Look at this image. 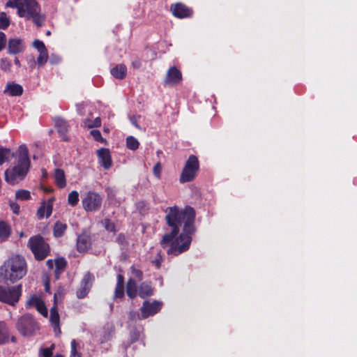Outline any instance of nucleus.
<instances>
[{"label": "nucleus", "instance_id": "nucleus-1", "mask_svg": "<svg viewBox=\"0 0 357 357\" xmlns=\"http://www.w3.org/2000/svg\"><path fill=\"white\" fill-rule=\"evenodd\" d=\"M165 213L170 231L164 234L160 245L167 255L176 257L188 251L190 247L192 235L196 231V213L190 206L183 208L177 206H169Z\"/></svg>", "mask_w": 357, "mask_h": 357}, {"label": "nucleus", "instance_id": "nucleus-2", "mask_svg": "<svg viewBox=\"0 0 357 357\" xmlns=\"http://www.w3.org/2000/svg\"><path fill=\"white\" fill-rule=\"evenodd\" d=\"M15 158L12 165L5 172V181L10 185H15L23 181L31 168L29 149L26 144H22L16 152L12 153Z\"/></svg>", "mask_w": 357, "mask_h": 357}, {"label": "nucleus", "instance_id": "nucleus-3", "mask_svg": "<svg viewBox=\"0 0 357 357\" xmlns=\"http://www.w3.org/2000/svg\"><path fill=\"white\" fill-rule=\"evenodd\" d=\"M6 6L17 8L20 17L32 20L38 26L44 24L45 16L40 13V6L36 0H8Z\"/></svg>", "mask_w": 357, "mask_h": 357}, {"label": "nucleus", "instance_id": "nucleus-4", "mask_svg": "<svg viewBox=\"0 0 357 357\" xmlns=\"http://www.w3.org/2000/svg\"><path fill=\"white\" fill-rule=\"evenodd\" d=\"M0 271L5 280L14 283L26 275L27 273L26 260L19 255H13L1 266Z\"/></svg>", "mask_w": 357, "mask_h": 357}, {"label": "nucleus", "instance_id": "nucleus-5", "mask_svg": "<svg viewBox=\"0 0 357 357\" xmlns=\"http://www.w3.org/2000/svg\"><path fill=\"white\" fill-rule=\"evenodd\" d=\"M16 328L22 335L30 337L36 334L40 329V326L31 314H25L17 319Z\"/></svg>", "mask_w": 357, "mask_h": 357}, {"label": "nucleus", "instance_id": "nucleus-6", "mask_svg": "<svg viewBox=\"0 0 357 357\" xmlns=\"http://www.w3.org/2000/svg\"><path fill=\"white\" fill-rule=\"evenodd\" d=\"M28 247L31 250L36 259L40 261L50 254V246L40 235L31 236L28 241Z\"/></svg>", "mask_w": 357, "mask_h": 357}, {"label": "nucleus", "instance_id": "nucleus-7", "mask_svg": "<svg viewBox=\"0 0 357 357\" xmlns=\"http://www.w3.org/2000/svg\"><path fill=\"white\" fill-rule=\"evenodd\" d=\"M22 285L6 287L0 285V302L15 306L22 296Z\"/></svg>", "mask_w": 357, "mask_h": 357}, {"label": "nucleus", "instance_id": "nucleus-8", "mask_svg": "<svg viewBox=\"0 0 357 357\" xmlns=\"http://www.w3.org/2000/svg\"><path fill=\"white\" fill-rule=\"evenodd\" d=\"M199 169V163L197 156L191 155L187 160L180 176L181 183L192 181L196 176Z\"/></svg>", "mask_w": 357, "mask_h": 357}, {"label": "nucleus", "instance_id": "nucleus-9", "mask_svg": "<svg viewBox=\"0 0 357 357\" xmlns=\"http://www.w3.org/2000/svg\"><path fill=\"white\" fill-rule=\"evenodd\" d=\"M102 202V198L100 195L94 191L87 192L82 201L83 208L87 212L98 211Z\"/></svg>", "mask_w": 357, "mask_h": 357}, {"label": "nucleus", "instance_id": "nucleus-10", "mask_svg": "<svg viewBox=\"0 0 357 357\" xmlns=\"http://www.w3.org/2000/svg\"><path fill=\"white\" fill-rule=\"evenodd\" d=\"M162 306V303L156 300L153 302H149V301H144L140 308L141 319H146L149 317L155 315L161 310Z\"/></svg>", "mask_w": 357, "mask_h": 357}, {"label": "nucleus", "instance_id": "nucleus-11", "mask_svg": "<svg viewBox=\"0 0 357 357\" xmlns=\"http://www.w3.org/2000/svg\"><path fill=\"white\" fill-rule=\"evenodd\" d=\"M26 307L27 308H36L37 311L43 317H47L48 311L44 301L40 296L36 294L31 295L29 297V298L26 301Z\"/></svg>", "mask_w": 357, "mask_h": 357}, {"label": "nucleus", "instance_id": "nucleus-12", "mask_svg": "<svg viewBox=\"0 0 357 357\" xmlns=\"http://www.w3.org/2000/svg\"><path fill=\"white\" fill-rule=\"evenodd\" d=\"M93 280L94 277L91 273H87L84 275L80 282V287L77 291V298H84L86 296L92 287Z\"/></svg>", "mask_w": 357, "mask_h": 357}, {"label": "nucleus", "instance_id": "nucleus-13", "mask_svg": "<svg viewBox=\"0 0 357 357\" xmlns=\"http://www.w3.org/2000/svg\"><path fill=\"white\" fill-rule=\"evenodd\" d=\"M98 162L105 169H109L112 165L110 151L108 149L100 148L96 151Z\"/></svg>", "mask_w": 357, "mask_h": 357}, {"label": "nucleus", "instance_id": "nucleus-14", "mask_svg": "<svg viewBox=\"0 0 357 357\" xmlns=\"http://www.w3.org/2000/svg\"><path fill=\"white\" fill-rule=\"evenodd\" d=\"M171 10L173 15L178 18L190 17L192 15V10L182 3L172 5Z\"/></svg>", "mask_w": 357, "mask_h": 357}, {"label": "nucleus", "instance_id": "nucleus-15", "mask_svg": "<svg viewBox=\"0 0 357 357\" xmlns=\"http://www.w3.org/2000/svg\"><path fill=\"white\" fill-rule=\"evenodd\" d=\"M25 49L24 40L20 38L9 39L8 42V52L10 54L22 53Z\"/></svg>", "mask_w": 357, "mask_h": 357}, {"label": "nucleus", "instance_id": "nucleus-16", "mask_svg": "<svg viewBox=\"0 0 357 357\" xmlns=\"http://www.w3.org/2000/svg\"><path fill=\"white\" fill-rule=\"evenodd\" d=\"M182 79L181 71L175 66L170 67L166 74L165 83L168 85H173L179 83Z\"/></svg>", "mask_w": 357, "mask_h": 357}, {"label": "nucleus", "instance_id": "nucleus-17", "mask_svg": "<svg viewBox=\"0 0 357 357\" xmlns=\"http://www.w3.org/2000/svg\"><path fill=\"white\" fill-rule=\"evenodd\" d=\"M91 237L86 233H82L77 238V250L79 252L87 251L91 247Z\"/></svg>", "mask_w": 357, "mask_h": 357}, {"label": "nucleus", "instance_id": "nucleus-18", "mask_svg": "<svg viewBox=\"0 0 357 357\" xmlns=\"http://www.w3.org/2000/svg\"><path fill=\"white\" fill-rule=\"evenodd\" d=\"M55 126L56 127L57 131L62 137L63 141H68L67 133L68 132V122L61 117H56L54 119Z\"/></svg>", "mask_w": 357, "mask_h": 357}, {"label": "nucleus", "instance_id": "nucleus-19", "mask_svg": "<svg viewBox=\"0 0 357 357\" xmlns=\"http://www.w3.org/2000/svg\"><path fill=\"white\" fill-rule=\"evenodd\" d=\"M23 87L14 82L6 84L3 93L10 96H20L23 93Z\"/></svg>", "mask_w": 357, "mask_h": 357}, {"label": "nucleus", "instance_id": "nucleus-20", "mask_svg": "<svg viewBox=\"0 0 357 357\" xmlns=\"http://www.w3.org/2000/svg\"><path fill=\"white\" fill-rule=\"evenodd\" d=\"M50 321L54 327V331L56 335L60 334L61 330L59 328V314L58 312L57 307L56 304L50 309Z\"/></svg>", "mask_w": 357, "mask_h": 357}, {"label": "nucleus", "instance_id": "nucleus-21", "mask_svg": "<svg viewBox=\"0 0 357 357\" xmlns=\"http://www.w3.org/2000/svg\"><path fill=\"white\" fill-rule=\"evenodd\" d=\"M111 75L116 79H123L127 74V68L124 64H118L110 70Z\"/></svg>", "mask_w": 357, "mask_h": 357}, {"label": "nucleus", "instance_id": "nucleus-22", "mask_svg": "<svg viewBox=\"0 0 357 357\" xmlns=\"http://www.w3.org/2000/svg\"><path fill=\"white\" fill-rule=\"evenodd\" d=\"M138 287L135 280L130 278L127 282L126 294L128 296L132 299L137 295Z\"/></svg>", "mask_w": 357, "mask_h": 357}, {"label": "nucleus", "instance_id": "nucleus-23", "mask_svg": "<svg viewBox=\"0 0 357 357\" xmlns=\"http://www.w3.org/2000/svg\"><path fill=\"white\" fill-rule=\"evenodd\" d=\"M153 294V289L150 284V283L147 282H142L139 287V296L145 298L146 297L152 296Z\"/></svg>", "mask_w": 357, "mask_h": 357}, {"label": "nucleus", "instance_id": "nucleus-24", "mask_svg": "<svg viewBox=\"0 0 357 357\" xmlns=\"http://www.w3.org/2000/svg\"><path fill=\"white\" fill-rule=\"evenodd\" d=\"M11 234V228L6 221H0V239L2 241H6Z\"/></svg>", "mask_w": 357, "mask_h": 357}, {"label": "nucleus", "instance_id": "nucleus-25", "mask_svg": "<svg viewBox=\"0 0 357 357\" xmlns=\"http://www.w3.org/2000/svg\"><path fill=\"white\" fill-rule=\"evenodd\" d=\"M52 212V206L51 204H42L37 211L38 218L43 219L44 217L49 218Z\"/></svg>", "mask_w": 357, "mask_h": 357}, {"label": "nucleus", "instance_id": "nucleus-26", "mask_svg": "<svg viewBox=\"0 0 357 357\" xmlns=\"http://www.w3.org/2000/svg\"><path fill=\"white\" fill-rule=\"evenodd\" d=\"M54 179L57 186L63 188L66 185V180L64 172L61 169H56L54 172Z\"/></svg>", "mask_w": 357, "mask_h": 357}, {"label": "nucleus", "instance_id": "nucleus-27", "mask_svg": "<svg viewBox=\"0 0 357 357\" xmlns=\"http://www.w3.org/2000/svg\"><path fill=\"white\" fill-rule=\"evenodd\" d=\"M67 262L64 258H58L55 259V276L58 279L60 274L64 271L66 266Z\"/></svg>", "mask_w": 357, "mask_h": 357}, {"label": "nucleus", "instance_id": "nucleus-28", "mask_svg": "<svg viewBox=\"0 0 357 357\" xmlns=\"http://www.w3.org/2000/svg\"><path fill=\"white\" fill-rule=\"evenodd\" d=\"M8 339V329L3 321H0V345L4 344Z\"/></svg>", "mask_w": 357, "mask_h": 357}, {"label": "nucleus", "instance_id": "nucleus-29", "mask_svg": "<svg viewBox=\"0 0 357 357\" xmlns=\"http://www.w3.org/2000/svg\"><path fill=\"white\" fill-rule=\"evenodd\" d=\"M66 229V224L62 223L61 222H56L54 226V236L56 238L61 237L64 234Z\"/></svg>", "mask_w": 357, "mask_h": 357}, {"label": "nucleus", "instance_id": "nucleus-30", "mask_svg": "<svg viewBox=\"0 0 357 357\" xmlns=\"http://www.w3.org/2000/svg\"><path fill=\"white\" fill-rule=\"evenodd\" d=\"M11 150L9 148H5L0 146V165L8 161L9 158L12 156Z\"/></svg>", "mask_w": 357, "mask_h": 357}, {"label": "nucleus", "instance_id": "nucleus-31", "mask_svg": "<svg viewBox=\"0 0 357 357\" xmlns=\"http://www.w3.org/2000/svg\"><path fill=\"white\" fill-rule=\"evenodd\" d=\"M139 143L135 137L132 136H128L126 138V146L128 149L135 151L139 148Z\"/></svg>", "mask_w": 357, "mask_h": 357}, {"label": "nucleus", "instance_id": "nucleus-32", "mask_svg": "<svg viewBox=\"0 0 357 357\" xmlns=\"http://www.w3.org/2000/svg\"><path fill=\"white\" fill-rule=\"evenodd\" d=\"M15 198L21 201H26L30 199L31 193L26 190H19L15 192Z\"/></svg>", "mask_w": 357, "mask_h": 357}, {"label": "nucleus", "instance_id": "nucleus-33", "mask_svg": "<svg viewBox=\"0 0 357 357\" xmlns=\"http://www.w3.org/2000/svg\"><path fill=\"white\" fill-rule=\"evenodd\" d=\"M79 202V193L76 190L70 192L68 196V202L72 206H75Z\"/></svg>", "mask_w": 357, "mask_h": 357}, {"label": "nucleus", "instance_id": "nucleus-34", "mask_svg": "<svg viewBox=\"0 0 357 357\" xmlns=\"http://www.w3.org/2000/svg\"><path fill=\"white\" fill-rule=\"evenodd\" d=\"M139 336H140L139 331L138 330H137L136 328L132 329L130 331V342L128 344H126L125 343L123 344L124 349H127V348L130 346V344L137 341L139 338Z\"/></svg>", "mask_w": 357, "mask_h": 357}, {"label": "nucleus", "instance_id": "nucleus-35", "mask_svg": "<svg viewBox=\"0 0 357 357\" xmlns=\"http://www.w3.org/2000/svg\"><path fill=\"white\" fill-rule=\"evenodd\" d=\"M102 223L105 229L107 231H110V232H113V233L116 232L115 224L111 220H109L108 218H105L102 220Z\"/></svg>", "mask_w": 357, "mask_h": 357}, {"label": "nucleus", "instance_id": "nucleus-36", "mask_svg": "<svg viewBox=\"0 0 357 357\" xmlns=\"http://www.w3.org/2000/svg\"><path fill=\"white\" fill-rule=\"evenodd\" d=\"M79 347V344L75 340H73L70 343V356L71 357H82V354L77 351V347Z\"/></svg>", "mask_w": 357, "mask_h": 357}, {"label": "nucleus", "instance_id": "nucleus-37", "mask_svg": "<svg viewBox=\"0 0 357 357\" xmlns=\"http://www.w3.org/2000/svg\"><path fill=\"white\" fill-rule=\"evenodd\" d=\"M10 24V20L5 13H0V29H6Z\"/></svg>", "mask_w": 357, "mask_h": 357}, {"label": "nucleus", "instance_id": "nucleus-38", "mask_svg": "<svg viewBox=\"0 0 357 357\" xmlns=\"http://www.w3.org/2000/svg\"><path fill=\"white\" fill-rule=\"evenodd\" d=\"M124 287H116L113 299L114 301L121 299L124 297Z\"/></svg>", "mask_w": 357, "mask_h": 357}, {"label": "nucleus", "instance_id": "nucleus-39", "mask_svg": "<svg viewBox=\"0 0 357 357\" xmlns=\"http://www.w3.org/2000/svg\"><path fill=\"white\" fill-rule=\"evenodd\" d=\"M48 59L47 50L39 52V56L37 58V63L40 66L45 64Z\"/></svg>", "mask_w": 357, "mask_h": 357}, {"label": "nucleus", "instance_id": "nucleus-40", "mask_svg": "<svg viewBox=\"0 0 357 357\" xmlns=\"http://www.w3.org/2000/svg\"><path fill=\"white\" fill-rule=\"evenodd\" d=\"M142 116L140 115H132L129 117L130 121L135 128L137 129L142 130L143 129L139 125V121Z\"/></svg>", "mask_w": 357, "mask_h": 357}, {"label": "nucleus", "instance_id": "nucleus-41", "mask_svg": "<svg viewBox=\"0 0 357 357\" xmlns=\"http://www.w3.org/2000/svg\"><path fill=\"white\" fill-rule=\"evenodd\" d=\"M163 261V257L161 255V251L157 252V256L154 259L152 260V264L155 265L156 268H160Z\"/></svg>", "mask_w": 357, "mask_h": 357}, {"label": "nucleus", "instance_id": "nucleus-42", "mask_svg": "<svg viewBox=\"0 0 357 357\" xmlns=\"http://www.w3.org/2000/svg\"><path fill=\"white\" fill-rule=\"evenodd\" d=\"M11 62L7 58H3L0 61V68L3 70H8L11 67Z\"/></svg>", "mask_w": 357, "mask_h": 357}, {"label": "nucleus", "instance_id": "nucleus-43", "mask_svg": "<svg viewBox=\"0 0 357 357\" xmlns=\"http://www.w3.org/2000/svg\"><path fill=\"white\" fill-rule=\"evenodd\" d=\"M33 46L37 49L38 52L47 51V49L45 47V45L43 42H42L40 40H35L33 43Z\"/></svg>", "mask_w": 357, "mask_h": 357}, {"label": "nucleus", "instance_id": "nucleus-44", "mask_svg": "<svg viewBox=\"0 0 357 357\" xmlns=\"http://www.w3.org/2000/svg\"><path fill=\"white\" fill-rule=\"evenodd\" d=\"M91 135L97 142H103L105 139L102 138L100 132L98 130H92L90 132Z\"/></svg>", "mask_w": 357, "mask_h": 357}, {"label": "nucleus", "instance_id": "nucleus-45", "mask_svg": "<svg viewBox=\"0 0 357 357\" xmlns=\"http://www.w3.org/2000/svg\"><path fill=\"white\" fill-rule=\"evenodd\" d=\"M54 345L50 347H46L42 349V354L44 357H52L53 354Z\"/></svg>", "mask_w": 357, "mask_h": 357}, {"label": "nucleus", "instance_id": "nucleus-46", "mask_svg": "<svg viewBox=\"0 0 357 357\" xmlns=\"http://www.w3.org/2000/svg\"><path fill=\"white\" fill-rule=\"evenodd\" d=\"M9 206L13 213L16 215H18L20 213V206L17 203L10 202Z\"/></svg>", "mask_w": 357, "mask_h": 357}, {"label": "nucleus", "instance_id": "nucleus-47", "mask_svg": "<svg viewBox=\"0 0 357 357\" xmlns=\"http://www.w3.org/2000/svg\"><path fill=\"white\" fill-rule=\"evenodd\" d=\"M6 45V34L0 31V52L4 49Z\"/></svg>", "mask_w": 357, "mask_h": 357}, {"label": "nucleus", "instance_id": "nucleus-48", "mask_svg": "<svg viewBox=\"0 0 357 357\" xmlns=\"http://www.w3.org/2000/svg\"><path fill=\"white\" fill-rule=\"evenodd\" d=\"M137 208L139 210L141 213H144L148 210V207L144 202H139L137 204Z\"/></svg>", "mask_w": 357, "mask_h": 357}, {"label": "nucleus", "instance_id": "nucleus-49", "mask_svg": "<svg viewBox=\"0 0 357 357\" xmlns=\"http://www.w3.org/2000/svg\"><path fill=\"white\" fill-rule=\"evenodd\" d=\"M77 111L78 114L81 116H84L85 114V108L87 106L85 103H79L77 105Z\"/></svg>", "mask_w": 357, "mask_h": 357}, {"label": "nucleus", "instance_id": "nucleus-50", "mask_svg": "<svg viewBox=\"0 0 357 357\" xmlns=\"http://www.w3.org/2000/svg\"><path fill=\"white\" fill-rule=\"evenodd\" d=\"M101 126V119L100 117H96L92 122L91 125H88L89 128H98Z\"/></svg>", "mask_w": 357, "mask_h": 357}, {"label": "nucleus", "instance_id": "nucleus-51", "mask_svg": "<svg viewBox=\"0 0 357 357\" xmlns=\"http://www.w3.org/2000/svg\"><path fill=\"white\" fill-rule=\"evenodd\" d=\"M162 167L160 163H157L153 167V174L157 178H160Z\"/></svg>", "mask_w": 357, "mask_h": 357}, {"label": "nucleus", "instance_id": "nucleus-52", "mask_svg": "<svg viewBox=\"0 0 357 357\" xmlns=\"http://www.w3.org/2000/svg\"><path fill=\"white\" fill-rule=\"evenodd\" d=\"M116 287H124V277L121 274L117 275Z\"/></svg>", "mask_w": 357, "mask_h": 357}, {"label": "nucleus", "instance_id": "nucleus-53", "mask_svg": "<svg viewBox=\"0 0 357 357\" xmlns=\"http://www.w3.org/2000/svg\"><path fill=\"white\" fill-rule=\"evenodd\" d=\"M132 273L135 277H137L139 280H142V272L138 269L132 268Z\"/></svg>", "mask_w": 357, "mask_h": 357}, {"label": "nucleus", "instance_id": "nucleus-54", "mask_svg": "<svg viewBox=\"0 0 357 357\" xmlns=\"http://www.w3.org/2000/svg\"><path fill=\"white\" fill-rule=\"evenodd\" d=\"M116 241L119 244H121V245L123 244L125 242V236L123 234H119V236L116 238Z\"/></svg>", "mask_w": 357, "mask_h": 357}, {"label": "nucleus", "instance_id": "nucleus-55", "mask_svg": "<svg viewBox=\"0 0 357 357\" xmlns=\"http://www.w3.org/2000/svg\"><path fill=\"white\" fill-rule=\"evenodd\" d=\"M46 264L47 266H48V268H53L54 266H55V261H54L52 259H48L47 261H46Z\"/></svg>", "mask_w": 357, "mask_h": 357}, {"label": "nucleus", "instance_id": "nucleus-56", "mask_svg": "<svg viewBox=\"0 0 357 357\" xmlns=\"http://www.w3.org/2000/svg\"><path fill=\"white\" fill-rule=\"evenodd\" d=\"M92 121H91L89 119H85L82 121L83 126L88 128V125H91Z\"/></svg>", "mask_w": 357, "mask_h": 357}, {"label": "nucleus", "instance_id": "nucleus-57", "mask_svg": "<svg viewBox=\"0 0 357 357\" xmlns=\"http://www.w3.org/2000/svg\"><path fill=\"white\" fill-rule=\"evenodd\" d=\"M60 61V58L58 56H52L50 62L52 63H58Z\"/></svg>", "mask_w": 357, "mask_h": 357}, {"label": "nucleus", "instance_id": "nucleus-58", "mask_svg": "<svg viewBox=\"0 0 357 357\" xmlns=\"http://www.w3.org/2000/svg\"><path fill=\"white\" fill-rule=\"evenodd\" d=\"M14 63H15V64L17 66H18V67H20V61H19V59H18L17 58H15V60H14Z\"/></svg>", "mask_w": 357, "mask_h": 357}, {"label": "nucleus", "instance_id": "nucleus-59", "mask_svg": "<svg viewBox=\"0 0 357 357\" xmlns=\"http://www.w3.org/2000/svg\"><path fill=\"white\" fill-rule=\"evenodd\" d=\"M110 310H112L114 307V304L111 303L109 305Z\"/></svg>", "mask_w": 357, "mask_h": 357}, {"label": "nucleus", "instance_id": "nucleus-60", "mask_svg": "<svg viewBox=\"0 0 357 357\" xmlns=\"http://www.w3.org/2000/svg\"><path fill=\"white\" fill-rule=\"evenodd\" d=\"M133 66L135 67H139V63H133Z\"/></svg>", "mask_w": 357, "mask_h": 357}, {"label": "nucleus", "instance_id": "nucleus-61", "mask_svg": "<svg viewBox=\"0 0 357 357\" xmlns=\"http://www.w3.org/2000/svg\"><path fill=\"white\" fill-rule=\"evenodd\" d=\"M54 357H63L61 354H56Z\"/></svg>", "mask_w": 357, "mask_h": 357}, {"label": "nucleus", "instance_id": "nucleus-62", "mask_svg": "<svg viewBox=\"0 0 357 357\" xmlns=\"http://www.w3.org/2000/svg\"><path fill=\"white\" fill-rule=\"evenodd\" d=\"M46 34H47V36H50V34H51L50 31H47V33H46Z\"/></svg>", "mask_w": 357, "mask_h": 357}, {"label": "nucleus", "instance_id": "nucleus-63", "mask_svg": "<svg viewBox=\"0 0 357 357\" xmlns=\"http://www.w3.org/2000/svg\"><path fill=\"white\" fill-rule=\"evenodd\" d=\"M130 316L131 318H132V312L130 313Z\"/></svg>", "mask_w": 357, "mask_h": 357}, {"label": "nucleus", "instance_id": "nucleus-64", "mask_svg": "<svg viewBox=\"0 0 357 357\" xmlns=\"http://www.w3.org/2000/svg\"><path fill=\"white\" fill-rule=\"evenodd\" d=\"M24 236V234H23V233L22 232V233L20 234V236Z\"/></svg>", "mask_w": 357, "mask_h": 357}]
</instances>
